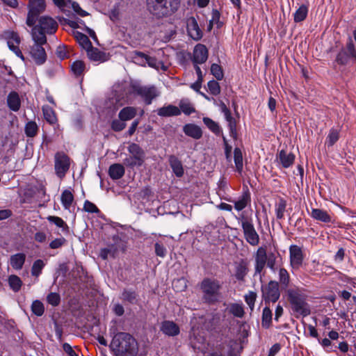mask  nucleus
<instances>
[{"instance_id":"2eb2a0df","label":"nucleus","mask_w":356,"mask_h":356,"mask_svg":"<svg viewBox=\"0 0 356 356\" xmlns=\"http://www.w3.org/2000/svg\"><path fill=\"white\" fill-rule=\"evenodd\" d=\"M160 331L165 336L174 337L179 334L180 328L174 321L165 320L161 323Z\"/></svg>"},{"instance_id":"2f4dec72","label":"nucleus","mask_w":356,"mask_h":356,"mask_svg":"<svg viewBox=\"0 0 356 356\" xmlns=\"http://www.w3.org/2000/svg\"><path fill=\"white\" fill-rule=\"evenodd\" d=\"M26 256L23 253H17L10 257V265L15 270L22 268L25 262Z\"/></svg>"},{"instance_id":"09e8293b","label":"nucleus","mask_w":356,"mask_h":356,"mask_svg":"<svg viewBox=\"0 0 356 356\" xmlns=\"http://www.w3.org/2000/svg\"><path fill=\"white\" fill-rule=\"evenodd\" d=\"M31 311L35 315L41 316L44 312L43 303L40 300L33 301L31 305Z\"/></svg>"},{"instance_id":"72a5a7b5","label":"nucleus","mask_w":356,"mask_h":356,"mask_svg":"<svg viewBox=\"0 0 356 356\" xmlns=\"http://www.w3.org/2000/svg\"><path fill=\"white\" fill-rule=\"evenodd\" d=\"M309 8L307 5H301L293 14V20L298 23L304 21L308 15Z\"/></svg>"},{"instance_id":"f3484780","label":"nucleus","mask_w":356,"mask_h":356,"mask_svg":"<svg viewBox=\"0 0 356 356\" xmlns=\"http://www.w3.org/2000/svg\"><path fill=\"white\" fill-rule=\"evenodd\" d=\"M266 264V252L265 248L260 247L257 249L254 257V276L260 275Z\"/></svg>"},{"instance_id":"4be33fe9","label":"nucleus","mask_w":356,"mask_h":356,"mask_svg":"<svg viewBox=\"0 0 356 356\" xmlns=\"http://www.w3.org/2000/svg\"><path fill=\"white\" fill-rule=\"evenodd\" d=\"M170 165L177 177H181L184 175V171L181 161L176 157L175 155H170L169 156Z\"/></svg>"},{"instance_id":"0e129e2a","label":"nucleus","mask_w":356,"mask_h":356,"mask_svg":"<svg viewBox=\"0 0 356 356\" xmlns=\"http://www.w3.org/2000/svg\"><path fill=\"white\" fill-rule=\"evenodd\" d=\"M65 242L66 240L63 237L56 238L49 243V247L51 249H57L62 247Z\"/></svg>"},{"instance_id":"49530a36","label":"nucleus","mask_w":356,"mask_h":356,"mask_svg":"<svg viewBox=\"0 0 356 356\" xmlns=\"http://www.w3.org/2000/svg\"><path fill=\"white\" fill-rule=\"evenodd\" d=\"M257 298V293L250 291L244 296V299L251 311L254 308V304Z\"/></svg>"},{"instance_id":"ea45409f","label":"nucleus","mask_w":356,"mask_h":356,"mask_svg":"<svg viewBox=\"0 0 356 356\" xmlns=\"http://www.w3.org/2000/svg\"><path fill=\"white\" fill-rule=\"evenodd\" d=\"M234 160L236 170L241 172L243 168V154L240 148L236 147L234 150Z\"/></svg>"},{"instance_id":"6e6d98bb","label":"nucleus","mask_w":356,"mask_h":356,"mask_svg":"<svg viewBox=\"0 0 356 356\" xmlns=\"http://www.w3.org/2000/svg\"><path fill=\"white\" fill-rule=\"evenodd\" d=\"M209 91L213 95H218L220 92V87L218 81L215 80L209 81L207 83Z\"/></svg>"},{"instance_id":"f704fd0d","label":"nucleus","mask_w":356,"mask_h":356,"mask_svg":"<svg viewBox=\"0 0 356 356\" xmlns=\"http://www.w3.org/2000/svg\"><path fill=\"white\" fill-rule=\"evenodd\" d=\"M229 312L237 318H243L245 314L244 307L242 303H232L228 307Z\"/></svg>"},{"instance_id":"1a4fd4ad","label":"nucleus","mask_w":356,"mask_h":356,"mask_svg":"<svg viewBox=\"0 0 356 356\" xmlns=\"http://www.w3.org/2000/svg\"><path fill=\"white\" fill-rule=\"evenodd\" d=\"M44 0H29L26 24L31 27L35 25L40 13L45 10Z\"/></svg>"},{"instance_id":"473e14b6","label":"nucleus","mask_w":356,"mask_h":356,"mask_svg":"<svg viewBox=\"0 0 356 356\" xmlns=\"http://www.w3.org/2000/svg\"><path fill=\"white\" fill-rule=\"evenodd\" d=\"M250 202V195L249 192L243 193L238 200L233 201L234 204V208L238 211H242L243 209H245Z\"/></svg>"},{"instance_id":"a18cd8bd","label":"nucleus","mask_w":356,"mask_h":356,"mask_svg":"<svg viewBox=\"0 0 356 356\" xmlns=\"http://www.w3.org/2000/svg\"><path fill=\"white\" fill-rule=\"evenodd\" d=\"M339 132L337 129L332 128L326 138V144L331 147L339 140Z\"/></svg>"},{"instance_id":"b1692460","label":"nucleus","mask_w":356,"mask_h":356,"mask_svg":"<svg viewBox=\"0 0 356 356\" xmlns=\"http://www.w3.org/2000/svg\"><path fill=\"white\" fill-rule=\"evenodd\" d=\"M311 216L318 221L325 223L332 222V217L327 211L320 209H312L311 211Z\"/></svg>"},{"instance_id":"c756f323","label":"nucleus","mask_w":356,"mask_h":356,"mask_svg":"<svg viewBox=\"0 0 356 356\" xmlns=\"http://www.w3.org/2000/svg\"><path fill=\"white\" fill-rule=\"evenodd\" d=\"M43 116L45 120L50 124H55L58 120L54 109L48 105H44L42 107Z\"/></svg>"},{"instance_id":"f8f14e48","label":"nucleus","mask_w":356,"mask_h":356,"mask_svg":"<svg viewBox=\"0 0 356 356\" xmlns=\"http://www.w3.org/2000/svg\"><path fill=\"white\" fill-rule=\"evenodd\" d=\"M289 263L292 270H298L303 264L304 254L302 248L297 245H291L289 248Z\"/></svg>"},{"instance_id":"5fc2aeb1","label":"nucleus","mask_w":356,"mask_h":356,"mask_svg":"<svg viewBox=\"0 0 356 356\" xmlns=\"http://www.w3.org/2000/svg\"><path fill=\"white\" fill-rule=\"evenodd\" d=\"M211 72L217 80H222L223 79V72L219 65L216 63L212 64L211 66Z\"/></svg>"},{"instance_id":"e2e57ef3","label":"nucleus","mask_w":356,"mask_h":356,"mask_svg":"<svg viewBox=\"0 0 356 356\" xmlns=\"http://www.w3.org/2000/svg\"><path fill=\"white\" fill-rule=\"evenodd\" d=\"M84 210L89 213H99V210L92 202L86 200L84 203Z\"/></svg>"},{"instance_id":"7c9ffc66","label":"nucleus","mask_w":356,"mask_h":356,"mask_svg":"<svg viewBox=\"0 0 356 356\" xmlns=\"http://www.w3.org/2000/svg\"><path fill=\"white\" fill-rule=\"evenodd\" d=\"M286 206V201L283 197H280L275 204V212L277 220L284 219Z\"/></svg>"},{"instance_id":"ddd939ff","label":"nucleus","mask_w":356,"mask_h":356,"mask_svg":"<svg viewBox=\"0 0 356 356\" xmlns=\"http://www.w3.org/2000/svg\"><path fill=\"white\" fill-rule=\"evenodd\" d=\"M37 29L38 32L45 34H53L58 29L57 22L51 17L42 16L39 19V24L33 26L32 29Z\"/></svg>"},{"instance_id":"5701e85b","label":"nucleus","mask_w":356,"mask_h":356,"mask_svg":"<svg viewBox=\"0 0 356 356\" xmlns=\"http://www.w3.org/2000/svg\"><path fill=\"white\" fill-rule=\"evenodd\" d=\"M7 104L13 111H18L21 106V101L17 92H10L7 97Z\"/></svg>"},{"instance_id":"4c0bfd02","label":"nucleus","mask_w":356,"mask_h":356,"mask_svg":"<svg viewBox=\"0 0 356 356\" xmlns=\"http://www.w3.org/2000/svg\"><path fill=\"white\" fill-rule=\"evenodd\" d=\"M273 313L268 307H265L262 312L261 324L265 328H268L272 322Z\"/></svg>"},{"instance_id":"f03ea898","label":"nucleus","mask_w":356,"mask_h":356,"mask_svg":"<svg viewBox=\"0 0 356 356\" xmlns=\"http://www.w3.org/2000/svg\"><path fill=\"white\" fill-rule=\"evenodd\" d=\"M111 346L118 356H134L138 350L135 339L125 332L115 334Z\"/></svg>"},{"instance_id":"052dcab7","label":"nucleus","mask_w":356,"mask_h":356,"mask_svg":"<svg viewBox=\"0 0 356 356\" xmlns=\"http://www.w3.org/2000/svg\"><path fill=\"white\" fill-rule=\"evenodd\" d=\"M47 300L52 306H57L60 302V297L57 293H50L47 297Z\"/></svg>"},{"instance_id":"13d9d810","label":"nucleus","mask_w":356,"mask_h":356,"mask_svg":"<svg viewBox=\"0 0 356 356\" xmlns=\"http://www.w3.org/2000/svg\"><path fill=\"white\" fill-rule=\"evenodd\" d=\"M267 266L270 269L273 273H276V270L279 267L276 266V257L275 254L271 253L266 257V264Z\"/></svg>"},{"instance_id":"bf43d9fd","label":"nucleus","mask_w":356,"mask_h":356,"mask_svg":"<svg viewBox=\"0 0 356 356\" xmlns=\"http://www.w3.org/2000/svg\"><path fill=\"white\" fill-rule=\"evenodd\" d=\"M172 286L177 291H184L187 287L186 280L184 278L175 280L172 282Z\"/></svg>"},{"instance_id":"9b49d317","label":"nucleus","mask_w":356,"mask_h":356,"mask_svg":"<svg viewBox=\"0 0 356 356\" xmlns=\"http://www.w3.org/2000/svg\"><path fill=\"white\" fill-rule=\"evenodd\" d=\"M262 298L265 303L275 302L280 297L278 282L274 280L270 281L268 284L261 288Z\"/></svg>"},{"instance_id":"39448f33","label":"nucleus","mask_w":356,"mask_h":356,"mask_svg":"<svg viewBox=\"0 0 356 356\" xmlns=\"http://www.w3.org/2000/svg\"><path fill=\"white\" fill-rule=\"evenodd\" d=\"M236 219L241 226L243 237L246 242L252 246L259 245L260 238L254 227L252 218L241 213L239 216H236Z\"/></svg>"},{"instance_id":"a19ab883","label":"nucleus","mask_w":356,"mask_h":356,"mask_svg":"<svg viewBox=\"0 0 356 356\" xmlns=\"http://www.w3.org/2000/svg\"><path fill=\"white\" fill-rule=\"evenodd\" d=\"M25 134L27 137L33 138L37 135L38 127L35 121H29L24 127Z\"/></svg>"},{"instance_id":"680f3d73","label":"nucleus","mask_w":356,"mask_h":356,"mask_svg":"<svg viewBox=\"0 0 356 356\" xmlns=\"http://www.w3.org/2000/svg\"><path fill=\"white\" fill-rule=\"evenodd\" d=\"M155 253L160 257H165L167 253L166 248L160 243H156L154 245Z\"/></svg>"},{"instance_id":"de8ad7c7","label":"nucleus","mask_w":356,"mask_h":356,"mask_svg":"<svg viewBox=\"0 0 356 356\" xmlns=\"http://www.w3.org/2000/svg\"><path fill=\"white\" fill-rule=\"evenodd\" d=\"M47 220L49 222L54 223L58 227H60L63 230H67L68 229L67 225L65 222L60 217L49 216L47 218Z\"/></svg>"},{"instance_id":"bb28decb","label":"nucleus","mask_w":356,"mask_h":356,"mask_svg":"<svg viewBox=\"0 0 356 356\" xmlns=\"http://www.w3.org/2000/svg\"><path fill=\"white\" fill-rule=\"evenodd\" d=\"M137 114V109L133 106H126L118 113V118L124 122L134 119Z\"/></svg>"},{"instance_id":"4d7b16f0","label":"nucleus","mask_w":356,"mask_h":356,"mask_svg":"<svg viewBox=\"0 0 356 356\" xmlns=\"http://www.w3.org/2000/svg\"><path fill=\"white\" fill-rule=\"evenodd\" d=\"M126 126H127L126 122H124V121H122L121 120H120V118L118 120V119L113 120L111 124V127L112 130H113L114 131H117V132L121 131L123 129H124Z\"/></svg>"},{"instance_id":"412c9836","label":"nucleus","mask_w":356,"mask_h":356,"mask_svg":"<svg viewBox=\"0 0 356 356\" xmlns=\"http://www.w3.org/2000/svg\"><path fill=\"white\" fill-rule=\"evenodd\" d=\"M87 56L90 60L99 62H104L107 60L106 54L101 51L97 48L91 46L86 50Z\"/></svg>"},{"instance_id":"c03bdc74","label":"nucleus","mask_w":356,"mask_h":356,"mask_svg":"<svg viewBox=\"0 0 356 356\" xmlns=\"http://www.w3.org/2000/svg\"><path fill=\"white\" fill-rule=\"evenodd\" d=\"M135 54L138 57L144 60L148 64V65L149 67H154V68L158 67L157 60L154 57L149 56H148L143 52H140V51H136Z\"/></svg>"},{"instance_id":"dca6fc26","label":"nucleus","mask_w":356,"mask_h":356,"mask_svg":"<svg viewBox=\"0 0 356 356\" xmlns=\"http://www.w3.org/2000/svg\"><path fill=\"white\" fill-rule=\"evenodd\" d=\"M186 26L188 34L192 39L199 40L202 38V31L194 17L187 19Z\"/></svg>"},{"instance_id":"8fccbe9b","label":"nucleus","mask_w":356,"mask_h":356,"mask_svg":"<svg viewBox=\"0 0 356 356\" xmlns=\"http://www.w3.org/2000/svg\"><path fill=\"white\" fill-rule=\"evenodd\" d=\"M136 298L137 294L136 291L130 289L124 290L122 294V298L130 303H135L136 302Z\"/></svg>"},{"instance_id":"69168bd1","label":"nucleus","mask_w":356,"mask_h":356,"mask_svg":"<svg viewBox=\"0 0 356 356\" xmlns=\"http://www.w3.org/2000/svg\"><path fill=\"white\" fill-rule=\"evenodd\" d=\"M70 8H72L74 11L76 13H77L79 15H81V17H85V16H86L88 15V13L86 11L82 10L81 8V7L79 6V3H77L76 2H72L71 1Z\"/></svg>"},{"instance_id":"603ef678","label":"nucleus","mask_w":356,"mask_h":356,"mask_svg":"<svg viewBox=\"0 0 356 356\" xmlns=\"http://www.w3.org/2000/svg\"><path fill=\"white\" fill-rule=\"evenodd\" d=\"M71 69L76 76H80L84 71L85 65L83 61L76 60L72 63Z\"/></svg>"},{"instance_id":"3c124183","label":"nucleus","mask_w":356,"mask_h":356,"mask_svg":"<svg viewBox=\"0 0 356 356\" xmlns=\"http://www.w3.org/2000/svg\"><path fill=\"white\" fill-rule=\"evenodd\" d=\"M179 107L180 108H179L180 109L181 113L183 112L184 114L188 115L195 112V108L188 101L181 100L179 103Z\"/></svg>"},{"instance_id":"338daca9","label":"nucleus","mask_w":356,"mask_h":356,"mask_svg":"<svg viewBox=\"0 0 356 356\" xmlns=\"http://www.w3.org/2000/svg\"><path fill=\"white\" fill-rule=\"evenodd\" d=\"M54 3L60 9L65 10L66 8H70L71 0H53Z\"/></svg>"},{"instance_id":"c9c22d12","label":"nucleus","mask_w":356,"mask_h":356,"mask_svg":"<svg viewBox=\"0 0 356 356\" xmlns=\"http://www.w3.org/2000/svg\"><path fill=\"white\" fill-rule=\"evenodd\" d=\"M61 204L65 209H69L74 201V195L69 190H64L60 196Z\"/></svg>"},{"instance_id":"20e7f679","label":"nucleus","mask_w":356,"mask_h":356,"mask_svg":"<svg viewBox=\"0 0 356 356\" xmlns=\"http://www.w3.org/2000/svg\"><path fill=\"white\" fill-rule=\"evenodd\" d=\"M126 94L122 98L128 101L129 95L139 96L147 105L152 104L154 99L159 95V92L156 88L154 86H141L140 84L134 83L124 87Z\"/></svg>"},{"instance_id":"f257e3e1","label":"nucleus","mask_w":356,"mask_h":356,"mask_svg":"<svg viewBox=\"0 0 356 356\" xmlns=\"http://www.w3.org/2000/svg\"><path fill=\"white\" fill-rule=\"evenodd\" d=\"M287 300L292 314L297 318L311 314V305L307 302V295L302 288L293 286L286 291Z\"/></svg>"},{"instance_id":"79ce46f5","label":"nucleus","mask_w":356,"mask_h":356,"mask_svg":"<svg viewBox=\"0 0 356 356\" xmlns=\"http://www.w3.org/2000/svg\"><path fill=\"white\" fill-rule=\"evenodd\" d=\"M8 284L13 291L17 292L22 287V282L18 276L12 275L8 277Z\"/></svg>"},{"instance_id":"9d476101","label":"nucleus","mask_w":356,"mask_h":356,"mask_svg":"<svg viewBox=\"0 0 356 356\" xmlns=\"http://www.w3.org/2000/svg\"><path fill=\"white\" fill-rule=\"evenodd\" d=\"M70 166V159L67 155L63 152H57L54 156V169L56 175L63 179Z\"/></svg>"},{"instance_id":"774afa93","label":"nucleus","mask_w":356,"mask_h":356,"mask_svg":"<svg viewBox=\"0 0 356 356\" xmlns=\"http://www.w3.org/2000/svg\"><path fill=\"white\" fill-rule=\"evenodd\" d=\"M63 350L69 355V356H78V354L72 349V346L67 343H65L63 345Z\"/></svg>"},{"instance_id":"a878e982","label":"nucleus","mask_w":356,"mask_h":356,"mask_svg":"<svg viewBox=\"0 0 356 356\" xmlns=\"http://www.w3.org/2000/svg\"><path fill=\"white\" fill-rule=\"evenodd\" d=\"M278 159L283 168H289L294 162L295 156L292 153H287L286 151L282 149L278 154Z\"/></svg>"},{"instance_id":"37998d69","label":"nucleus","mask_w":356,"mask_h":356,"mask_svg":"<svg viewBox=\"0 0 356 356\" xmlns=\"http://www.w3.org/2000/svg\"><path fill=\"white\" fill-rule=\"evenodd\" d=\"M45 266L44 262L42 259L35 260L31 268V275L35 277H38L42 273V270Z\"/></svg>"},{"instance_id":"6ab92c4d","label":"nucleus","mask_w":356,"mask_h":356,"mask_svg":"<svg viewBox=\"0 0 356 356\" xmlns=\"http://www.w3.org/2000/svg\"><path fill=\"white\" fill-rule=\"evenodd\" d=\"M275 273L277 274L278 280L276 281L278 282V286L280 285L282 289H284L285 291L289 289L291 276L288 270L282 266H279Z\"/></svg>"},{"instance_id":"7ed1b4c3","label":"nucleus","mask_w":356,"mask_h":356,"mask_svg":"<svg viewBox=\"0 0 356 356\" xmlns=\"http://www.w3.org/2000/svg\"><path fill=\"white\" fill-rule=\"evenodd\" d=\"M181 0H147L149 12L157 18L168 17L175 13Z\"/></svg>"},{"instance_id":"cd10ccee","label":"nucleus","mask_w":356,"mask_h":356,"mask_svg":"<svg viewBox=\"0 0 356 356\" xmlns=\"http://www.w3.org/2000/svg\"><path fill=\"white\" fill-rule=\"evenodd\" d=\"M125 172L123 165L120 163L112 164L108 169V175L112 179H119L122 178Z\"/></svg>"},{"instance_id":"393cba45","label":"nucleus","mask_w":356,"mask_h":356,"mask_svg":"<svg viewBox=\"0 0 356 356\" xmlns=\"http://www.w3.org/2000/svg\"><path fill=\"white\" fill-rule=\"evenodd\" d=\"M157 114L161 117L177 116L181 114V111L177 106L168 105L159 108Z\"/></svg>"},{"instance_id":"423d86ee","label":"nucleus","mask_w":356,"mask_h":356,"mask_svg":"<svg viewBox=\"0 0 356 356\" xmlns=\"http://www.w3.org/2000/svg\"><path fill=\"white\" fill-rule=\"evenodd\" d=\"M31 36L35 44L31 48L30 54L36 64L42 65L47 58L45 50L42 47V45L47 42L46 35L35 29L31 31Z\"/></svg>"},{"instance_id":"c85d7f7f","label":"nucleus","mask_w":356,"mask_h":356,"mask_svg":"<svg viewBox=\"0 0 356 356\" xmlns=\"http://www.w3.org/2000/svg\"><path fill=\"white\" fill-rule=\"evenodd\" d=\"M248 273V266L244 261H241L236 264L234 276L237 280L243 281Z\"/></svg>"},{"instance_id":"6e6552de","label":"nucleus","mask_w":356,"mask_h":356,"mask_svg":"<svg viewBox=\"0 0 356 356\" xmlns=\"http://www.w3.org/2000/svg\"><path fill=\"white\" fill-rule=\"evenodd\" d=\"M127 149L130 156L124 159V164L131 168L142 166L145 160L144 150L134 143H131Z\"/></svg>"},{"instance_id":"e433bc0d","label":"nucleus","mask_w":356,"mask_h":356,"mask_svg":"<svg viewBox=\"0 0 356 356\" xmlns=\"http://www.w3.org/2000/svg\"><path fill=\"white\" fill-rule=\"evenodd\" d=\"M118 252V249L115 245H110L107 248H102L99 255L103 259H108V257H115Z\"/></svg>"},{"instance_id":"58836bf2","label":"nucleus","mask_w":356,"mask_h":356,"mask_svg":"<svg viewBox=\"0 0 356 356\" xmlns=\"http://www.w3.org/2000/svg\"><path fill=\"white\" fill-rule=\"evenodd\" d=\"M203 122L208 127V129L216 135L222 134V129L218 124L214 122L212 119L205 117L203 118Z\"/></svg>"},{"instance_id":"0eeeda50","label":"nucleus","mask_w":356,"mask_h":356,"mask_svg":"<svg viewBox=\"0 0 356 356\" xmlns=\"http://www.w3.org/2000/svg\"><path fill=\"white\" fill-rule=\"evenodd\" d=\"M220 288L219 281L210 278L204 279L200 284L203 300L208 303L217 302L220 297Z\"/></svg>"},{"instance_id":"4468645a","label":"nucleus","mask_w":356,"mask_h":356,"mask_svg":"<svg viewBox=\"0 0 356 356\" xmlns=\"http://www.w3.org/2000/svg\"><path fill=\"white\" fill-rule=\"evenodd\" d=\"M209 52L204 44H197L193 51L192 61L193 64L204 63L208 59Z\"/></svg>"},{"instance_id":"864d4df0","label":"nucleus","mask_w":356,"mask_h":356,"mask_svg":"<svg viewBox=\"0 0 356 356\" xmlns=\"http://www.w3.org/2000/svg\"><path fill=\"white\" fill-rule=\"evenodd\" d=\"M77 40L79 42V43L80 44V45L84 49H86V51L91 47L92 46V43L90 41L89 38H88V36H86V35L84 34H82V33H79L78 35H77Z\"/></svg>"},{"instance_id":"aec40b11","label":"nucleus","mask_w":356,"mask_h":356,"mask_svg":"<svg viewBox=\"0 0 356 356\" xmlns=\"http://www.w3.org/2000/svg\"><path fill=\"white\" fill-rule=\"evenodd\" d=\"M184 134L194 139H200L202 136V131L201 128L195 124H186L183 127Z\"/></svg>"},{"instance_id":"a211bd4d","label":"nucleus","mask_w":356,"mask_h":356,"mask_svg":"<svg viewBox=\"0 0 356 356\" xmlns=\"http://www.w3.org/2000/svg\"><path fill=\"white\" fill-rule=\"evenodd\" d=\"M221 111L224 114L225 120L228 122L229 129V135L233 138H236V123L235 119L232 117L231 111L224 103L221 104Z\"/></svg>"}]
</instances>
